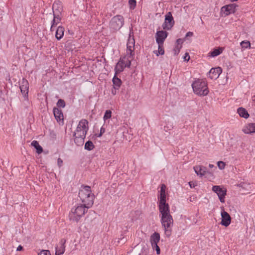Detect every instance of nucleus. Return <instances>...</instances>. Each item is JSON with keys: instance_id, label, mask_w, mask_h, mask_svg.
Wrapping results in <instances>:
<instances>
[{"instance_id": "nucleus-1", "label": "nucleus", "mask_w": 255, "mask_h": 255, "mask_svg": "<svg viewBox=\"0 0 255 255\" xmlns=\"http://www.w3.org/2000/svg\"><path fill=\"white\" fill-rule=\"evenodd\" d=\"M157 199L161 223L164 230L165 235L166 237H169L172 234L173 219L170 213L169 205L166 203V186L164 184L160 186Z\"/></svg>"}, {"instance_id": "nucleus-2", "label": "nucleus", "mask_w": 255, "mask_h": 255, "mask_svg": "<svg viewBox=\"0 0 255 255\" xmlns=\"http://www.w3.org/2000/svg\"><path fill=\"white\" fill-rule=\"evenodd\" d=\"M135 40L133 36L129 34L127 43V50L126 55L121 57L115 67L116 75H118L124 71L126 67L129 68L131 65V61L134 57Z\"/></svg>"}, {"instance_id": "nucleus-3", "label": "nucleus", "mask_w": 255, "mask_h": 255, "mask_svg": "<svg viewBox=\"0 0 255 255\" xmlns=\"http://www.w3.org/2000/svg\"><path fill=\"white\" fill-rule=\"evenodd\" d=\"M88 129V122L85 119L81 120L79 122L74 134V141L77 145H83Z\"/></svg>"}, {"instance_id": "nucleus-4", "label": "nucleus", "mask_w": 255, "mask_h": 255, "mask_svg": "<svg viewBox=\"0 0 255 255\" xmlns=\"http://www.w3.org/2000/svg\"><path fill=\"white\" fill-rule=\"evenodd\" d=\"M90 208L81 204L73 206L69 212L68 217L70 221L78 223L88 212Z\"/></svg>"}, {"instance_id": "nucleus-5", "label": "nucleus", "mask_w": 255, "mask_h": 255, "mask_svg": "<svg viewBox=\"0 0 255 255\" xmlns=\"http://www.w3.org/2000/svg\"><path fill=\"white\" fill-rule=\"evenodd\" d=\"M79 197L83 205L91 208L94 204V195L92 193L91 187L84 186L81 187L79 192Z\"/></svg>"}, {"instance_id": "nucleus-6", "label": "nucleus", "mask_w": 255, "mask_h": 255, "mask_svg": "<svg viewBox=\"0 0 255 255\" xmlns=\"http://www.w3.org/2000/svg\"><path fill=\"white\" fill-rule=\"evenodd\" d=\"M192 87L194 93L199 96H206L209 93L207 82L205 80L199 79L195 80Z\"/></svg>"}, {"instance_id": "nucleus-7", "label": "nucleus", "mask_w": 255, "mask_h": 255, "mask_svg": "<svg viewBox=\"0 0 255 255\" xmlns=\"http://www.w3.org/2000/svg\"><path fill=\"white\" fill-rule=\"evenodd\" d=\"M124 23V19L123 16L117 15L112 18L110 23V26L111 29L118 30L123 26Z\"/></svg>"}, {"instance_id": "nucleus-8", "label": "nucleus", "mask_w": 255, "mask_h": 255, "mask_svg": "<svg viewBox=\"0 0 255 255\" xmlns=\"http://www.w3.org/2000/svg\"><path fill=\"white\" fill-rule=\"evenodd\" d=\"M212 191L217 194L221 202H225V198L227 194V189L225 188L215 185L212 187Z\"/></svg>"}, {"instance_id": "nucleus-9", "label": "nucleus", "mask_w": 255, "mask_h": 255, "mask_svg": "<svg viewBox=\"0 0 255 255\" xmlns=\"http://www.w3.org/2000/svg\"><path fill=\"white\" fill-rule=\"evenodd\" d=\"M160 235L159 233L155 232L151 236L150 242L153 250H155L157 255L160 254V250L157 244L160 241Z\"/></svg>"}, {"instance_id": "nucleus-10", "label": "nucleus", "mask_w": 255, "mask_h": 255, "mask_svg": "<svg viewBox=\"0 0 255 255\" xmlns=\"http://www.w3.org/2000/svg\"><path fill=\"white\" fill-rule=\"evenodd\" d=\"M162 27L165 30H170L174 25V21L171 12H168L165 16Z\"/></svg>"}, {"instance_id": "nucleus-11", "label": "nucleus", "mask_w": 255, "mask_h": 255, "mask_svg": "<svg viewBox=\"0 0 255 255\" xmlns=\"http://www.w3.org/2000/svg\"><path fill=\"white\" fill-rule=\"evenodd\" d=\"M194 170L195 173L201 177L206 176L207 177H208L209 176H213L212 172L207 171L206 168L201 165H196L194 166Z\"/></svg>"}, {"instance_id": "nucleus-12", "label": "nucleus", "mask_w": 255, "mask_h": 255, "mask_svg": "<svg viewBox=\"0 0 255 255\" xmlns=\"http://www.w3.org/2000/svg\"><path fill=\"white\" fill-rule=\"evenodd\" d=\"M242 131L247 134H253L255 133V123H250L245 124Z\"/></svg>"}, {"instance_id": "nucleus-13", "label": "nucleus", "mask_w": 255, "mask_h": 255, "mask_svg": "<svg viewBox=\"0 0 255 255\" xmlns=\"http://www.w3.org/2000/svg\"><path fill=\"white\" fill-rule=\"evenodd\" d=\"M222 221L221 224L225 227H228L231 222V218L230 215L224 210L221 212Z\"/></svg>"}, {"instance_id": "nucleus-14", "label": "nucleus", "mask_w": 255, "mask_h": 255, "mask_svg": "<svg viewBox=\"0 0 255 255\" xmlns=\"http://www.w3.org/2000/svg\"><path fill=\"white\" fill-rule=\"evenodd\" d=\"M167 32L163 30L158 31L156 33V41L158 44H163L165 39L167 36Z\"/></svg>"}, {"instance_id": "nucleus-15", "label": "nucleus", "mask_w": 255, "mask_h": 255, "mask_svg": "<svg viewBox=\"0 0 255 255\" xmlns=\"http://www.w3.org/2000/svg\"><path fill=\"white\" fill-rule=\"evenodd\" d=\"M222 72V70L219 67L212 68L209 72L208 76L211 79H216L219 77Z\"/></svg>"}, {"instance_id": "nucleus-16", "label": "nucleus", "mask_w": 255, "mask_h": 255, "mask_svg": "<svg viewBox=\"0 0 255 255\" xmlns=\"http://www.w3.org/2000/svg\"><path fill=\"white\" fill-rule=\"evenodd\" d=\"M235 7L236 6L235 4L227 5L221 8V12L223 13L225 15H228L235 12Z\"/></svg>"}, {"instance_id": "nucleus-17", "label": "nucleus", "mask_w": 255, "mask_h": 255, "mask_svg": "<svg viewBox=\"0 0 255 255\" xmlns=\"http://www.w3.org/2000/svg\"><path fill=\"white\" fill-rule=\"evenodd\" d=\"M57 3H54L53 5V9L55 8L56 7V5H57ZM54 12V17L52 21V24L50 28V31H53L54 30V28L57 26V25L61 21V17L59 15H56L54 13V11L53 10Z\"/></svg>"}, {"instance_id": "nucleus-18", "label": "nucleus", "mask_w": 255, "mask_h": 255, "mask_svg": "<svg viewBox=\"0 0 255 255\" xmlns=\"http://www.w3.org/2000/svg\"><path fill=\"white\" fill-rule=\"evenodd\" d=\"M20 89L21 90V92L22 93L23 96L27 98L28 93V89H29V84L27 80L25 79H22L20 85Z\"/></svg>"}, {"instance_id": "nucleus-19", "label": "nucleus", "mask_w": 255, "mask_h": 255, "mask_svg": "<svg viewBox=\"0 0 255 255\" xmlns=\"http://www.w3.org/2000/svg\"><path fill=\"white\" fill-rule=\"evenodd\" d=\"M65 240H61L58 246L56 248V255H62L65 252Z\"/></svg>"}, {"instance_id": "nucleus-20", "label": "nucleus", "mask_w": 255, "mask_h": 255, "mask_svg": "<svg viewBox=\"0 0 255 255\" xmlns=\"http://www.w3.org/2000/svg\"><path fill=\"white\" fill-rule=\"evenodd\" d=\"M53 114L55 119L58 122H60L63 120V115L60 109L54 108L53 109Z\"/></svg>"}, {"instance_id": "nucleus-21", "label": "nucleus", "mask_w": 255, "mask_h": 255, "mask_svg": "<svg viewBox=\"0 0 255 255\" xmlns=\"http://www.w3.org/2000/svg\"><path fill=\"white\" fill-rule=\"evenodd\" d=\"M64 31V27L59 26L57 27L55 33V37L57 40H60L63 37Z\"/></svg>"}, {"instance_id": "nucleus-22", "label": "nucleus", "mask_w": 255, "mask_h": 255, "mask_svg": "<svg viewBox=\"0 0 255 255\" xmlns=\"http://www.w3.org/2000/svg\"><path fill=\"white\" fill-rule=\"evenodd\" d=\"M237 113L241 117L244 118L246 119H248L250 116V115L247 110L242 107H240L238 109Z\"/></svg>"}, {"instance_id": "nucleus-23", "label": "nucleus", "mask_w": 255, "mask_h": 255, "mask_svg": "<svg viewBox=\"0 0 255 255\" xmlns=\"http://www.w3.org/2000/svg\"><path fill=\"white\" fill-rule=\"evenodd\" d=\"M223 50L224 48L223 47H218L209 52V56L212 57L217 56L223 52Z\"/></svg>"}, {"instance_id": "nucleus-24", "label": "nucleus", "mask_w": 255, "mask_h": 255, "mask_svg": "<svg viewBox=\"0 0 255 255\" xmlns=\"http://www.w3.org/2000/svg\"><path fill=\"white\" fill-rule=\"evenodd\" d=\"M118 75H116L115 73V76L113 78V86L115 89H119L122 84L121 80L117 77Z\"/></svg>"}, {"instance_id": "nucleus-25", "label": "nucleus", "mask_w": 255, "mask_h": 255, "mask_svg": "<svg viewBox=\"0 0 255 255\" xmlns=\"http://www.w3.org/2000/svg\"><path fill=\"white\" fill-rule=\"evenodd\" d=\"M31 145L35 148L37 153L40 154L42 152L43 148L39 145V143L36 140H33L31 143Z\"/></svg>"}, {"instance_id": "nucleus-26", "label": "nucleus", "mask_w": 255, "mask_h": 255, "mask_svg": "<svg viewBox=\"0 0 255 255\" xmlns=\"http://www.w3.org/2000/svg\"><path fill=\"white\" fill-rule=\"evenodd\" d=\"M240 45L242 47V48L243 50H245V49H247V48H249V49L251 48V43L248 40L242 41L241 42Z\"/></svg>"}, {"instance_id": "nucleus-27", "label": "nucleus", "mask_w": 255, "mask_h": 255, "mask_svg": "<svg viewBox=\"0 0 255 255\" xmlns=\"http://www.w3.org/2000/svg\"><path fill=\"white\" fill-rule=\"evenodd\" d=\"M94 148V145L91 141H88L85 144V149L88 150H91Z\"/></svg>"}, {"instance_id": "nucleus-28", "label": "nucleus", "mask_w": 255, "mask_h": 255, "mask_svg": "<svg viewBox=\"0 0 255 255\" xmlns=\"http://www.w3.org/2000/svg\"><path fill=\"white\" fill-rule=\"evenodd\" d=\"M111 116H112V112L110 110H107L105 112L103 119H104V121H105L107 120L110 119L111 118Z\"/></svg>"}, {"instance_id": "nucleus-29", "label": "nucleus", "mask_w": 255, "mask_h": 255, "mask_svg": "<svg viewBox=\"0 0 255 255\" xmlns=\"http://www.w3.org/2000/svg\"><path fill=\"white\" fill-rule=\"evenodd\" d=\"M128 4L129 6V8L130 9H133L136 6V1L135 0H129Z\"/></svg>"}, {"instance_id": "nucleus-30", "label": "nucleus", "mask_w": 255, "mask_h": 255, "mask_svg": "<svg viewBox=\"0 0 255 255\" xmlns=\"http://www.w3.org/2000/svg\"><path fill=\"white\" fill-rule=\"evenodd\" d=\"M217 166L220 169H224L226 166V163L222 161H219L217 162Z\"/></svg>"}, {"instance_id": "nucleus-31", "label": "nucleus", "mask_w": 255, "mask_h": 255, "mask_svg": "<svg viewBox=\"0 0 255 255\" xmlns=\"http://www.w3.org/2000/svg\"><path fill=\"white\" fill-rule=\"evenodd\" d=\"M158 52L159 54L163 55L164 53L163 44H158Z\"/></svg>"}, {"instance_id": "nucleus-32", "label": "nucleus", "mask_w": 255, "mask_h": 255, "mask_svg": "<svg viewBox=\"0 0 255 255\" xmlns=\"http://www.w3.org/2000/svg\"><path fill=\"white\" fill-rule=\"evenodd\" d=\"M182 46H180L179 45H175V48L174 49V52L175 55H177L179 53L180 50L181 48H182Z\"/></svg>"}, {"instance_id": "nucleus-33", "label": "nucleus", "mask_w": 255, "mask_h": 255, "mask_svg": "<svg viewBox=\"0 0 255 255\" xmlns=\"http://www.w3.org/2000/svg\"><path fill=\"white\" fill-rule=\"evenodd\" d=\"M57 105L60 107H64L65 105L64 101L61 99L58 100Z\"/></svg>"}, {"instance_id": "nucleus-34", "label": "nucleus", "mask_w": 255, "mask_h": 255, "mask_svg": "<svg viewBox=\"0 0 255 255\" xmlns=\"http://www.w3.org/2000/svg\"><path fill=\"white\" fill-rule=\"evenodd\" d=\"M239 186L242 187L243 189L248 188L249 187L250 188V185L249 184L245 183H242L239 185Z\"/></svg>"}, {"instance_id": "nucleus-35", "label": "nucleus", "mask_w": 255, "mask_h": 255, "mask_svg": "<svg viewBox=\"0 0 255 255\" xmlns=\"http://www.w3.org/2000/svg\"><path fill=\"white\" fill-rule=\"evenodd\" d=\"M184 40L181 38H179L176 40V45L182 46V44L184 42Z\"/></svg>"}, {"instance_id": "nucleus-36", "label": "nucleus", "mask_w": 255, "mask_h": 255, "mask_svg": "<svg viewBox=\"0 0 255 255\" xmlns=\"http://www.w3.org/2000/svg\"><path fill=\"white\" fill-rule=\"evenodd\" d=\"M38 255H50V254L47 250H43L38 254Z\"/></svg>"}, {"instance_id": "nucleus-37", "label": "nucleus", "mask_w": 255, "mask_h": 255, "mask_svg": "<svg viewBox=\"0 0 255 255\" xmlns=\"http://www.w3.org/2000/svg\"><path fill=\"white\" fill-rule=\"evenodd\" d=\"M184 59L185 61H188L190 59V56L188 53H186L185 54V56H184Z\"/></svg>"}, {"instance_id": "nucleus-38", "label": "nucleus", "mask_w": 255, "mask_h": 255, "mask_svg": "<svg viewBox=\"0 0 255 255\" xmlns=\"http://www.w3.org/2000/svg\"><path fill=\"white\" fill-rule=\"evenodd\" d=\"M57 164L59 167H61L63 164V160L61 158H59L57 160Z\"/></svg>"}, {"instance_id": "nucleus-39", "label": "nucleus", "mask_w": 255, "mask_h": 255, "mask_svg": "<svg viewBox=\"0 0 255 255\" xmlns=\"http://www.w3.org/2000/svg\"><path fill=\"white\" fill-rule=\"evenodd\" d=\"M189 185L190 188H195V186H196V184L193 182H189Z\"/></svg>"}, {"instance_id": "nucleus-40", "label": "nucleus", "mask_w": 255, "mask_h": 255, "mask_svg": "<svg viewBox=\"0 0 255 255\" xmlns=\"http://www.w3.org/2000/svg\"><path fill=\"white\" fill-rule=\"evenodd\" d=\"M193 35V32L189 31L186 34V37H191Z\"/></svg>"}, {"instance_id": "nucleus-41", "label": "nucleus", "mask_w": 255, "mask_h": 255, "mask_svg": "<svg viewBox=\"0 0 255 255\" xmlns=\"http://www.w3.org/2000/svg\"><path fill=\"white\" fill-rule=\"evenodd\" d=\"M209 167L210 168H214V170L216 169V167L213 164H209Z\"/></svg>"}, {"instance_id": "nucleus-42", "label": "nucleus", "mask_w": 255, "mask_h": 255, "mask_svg": "<svg viewBox=\"0 0 255 255\" xmlns=\"http://www.w3.org/2000/svg\"><path fill=\"white\" fill-rule=\"evenodd\" d=\"M23 249L22 247L20 245H19L17 248V251H21Z\"/></svg>"}, {"instance_id": "nucleus-43", "label": "nucleus", "mask_w": 255, "mask_h": 255, "mask_svg": "<svg viewBox=\"0 0 255 255\" xmlns=\"http://www.w3.org/2000/svg\"><path fill=\"white\" fill-rule=\"evenodd\" d=\"M232 2H234V1H237L238 0H230Z\"/></svg>"}, {"instance_id": "nucleus-44", "label": "nucleus", "mask_w": 255, "mask_h": 255, "mask_svg": "<svg viewBox=\"0 0 255 255\" xmlns=\"http://www.w3.org/2000/svg\"><path fill=\"white\" fill-rule=\"evenodd\" d=\"M112 93H113L114 94H115V92L112 91Z\"/></svg>"}, {"instance_id": "nucleus-45", "label": "nucleus", "mask_w": 255, "mask_h": 255, "mask_svg": "<svg viewBox=\"0 0 255 255\" xmlns=\"http://www.w3.org/2000/svg\"><path fill=\"white\" fill-rule=\"evenodd\" d=\"M112 93H113L114 94H115V92L112 91Z\"/></svg>"}]
</instances>
